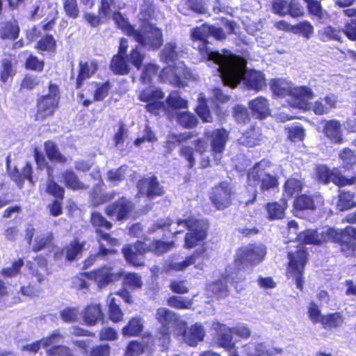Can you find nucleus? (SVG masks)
<instances>
[{"label": "nucleus", "instance_id": "3c124183", "mask_svg": "<svg viewBox=\"0 0 356 356\" xmlns=\"http://www.w3.org/2000/svg\"><path fill=\"white\" fill-rule=\"evenodd\" d=\"M172 330L166 327H159L155 335V341L161 347V350H168L171 343Z\"/></svg>", "mask_w": 356, "mask_h": 356}, {"label": "nucleus", "instance_id": "864d4df0", "mask_svg": "<svg viewBox=\"0 0 356 356\" xmlns=\"http://www.w3.org/2000/svg\"><path fill=\"white\" fill-rule=\"evenodd\" d=\"M177 123L184 129H193L197 127L198 120L196 116L188 111L179 112L177 115Z\"/></svg>", "mask_w": 356, "mask_h": 356}, {"label": "nucleus", "instance_id": "423d86ee", "mask_svg": "<svg viewBox=\"0 0 356 356\" xmlns=\"http://www.w3.org/2000/svg\"><path fill=\"white\" fill-rule=\"evenodd\" d=\"M230 132L225 127L205 130L204 136L209 140L211 160L215 165L220 164L226 146L229 140Z\"/></svg>", "mask_w": 356, "mask_h": 356}, {"label": "nucleus", "instance_id": "4d7b16f0", "mask_svg": "<svg viewBox=\"0 0 356 356\" xmlns=\"http://www.w3.org/2000/svg\"><path fill=\"white\" fill-rule=\"evenodd\" d=\"M314 96L312 90L306 86L292 87L291 97L300 102H307L313 99Z\"/></svg>", "mask_w": 356, "mask_h": 356}, {"label": "nucleus", "instance_id": "09e8293b", "mask_svg": "<svg viewBox=\"0 0 356 356\" xmlns=\"http://www.w3.org/2000/svg\"><path fill=\"white\" fill-rule=\"evenodd\" d=\"M342 29H337L331 25L325 26L318 32L320 40L323 42L337 41L342 42Z\"/></svg>", "mask_w": 356, "mask_h": 356}, {"label": "nucleus", "instance_id": "0eeeda50", "mask_svg": "<svg viewBox=\"0 0 356 356\" xmlns=\"http://www.w3.org/2000/svg\"><path fill=\"white\" fill-rule=\"evenodd\" d=\"M326 235L329 241L338 243L341 251L346 256H350L356 253V229L347 226L343 229L328 228Z\"/></svg>", "mask_w": 356, "mask_h": 356}, {"label": "nucleus", "instance_id": "6e6d98bb", "mask_svg": "<svg viewBox=\"0 0 356 356\" xmlns=\"http://www.w3.org/2000/svg\"><path fill=\"white\" fill-rule=\"evenodd\" d=\"M166 303L169 307L176 309H189L193 305L191 299L176 295L168 298Z\"/></svg>", "mask_w": 356, "mask_h": 356}, {"label": "nucleus", "instance_id": "f03ea898", "mask_svg": "<svg viewBox=\"0 0 356 356\" xmlns=\"http://www.w3.org/2000/svg\"><path fill=\"white\" fill-rule=\"evenodd\" d=\"M238 58L234 61H223L219 66L221 77L225 84L231 87H236L241 80L247 88L256 92L261 90L266 86L264 74L254 70H246V62L241 56L236 55Z\"/></svg>", "mask_w": 356, "mask_h": 356}, {"label": "nucleus", "instance_id": "f704fd0d", "mask_svg": "<svg viewBox=\"0 0 356 356\" xmlns=\"http://www.w3.org/2000/svg\"><path fill=\"white\" fill-rule=\"evenodd\" d=\"M20 29L18 22L10 19L0 22V38L2 40H16L19 35Z\"/></svg>", "mask_w": 356, "mask_h": 356}, {"label": "nucleus", "instance_id": "e433bc0d", "mask_svg": "<svg viewBox=\"0 0 356 356\" xmlns=\"http://www.w3.org/2000/svg\"><path fill=\"white\" fill-rule=\"evenodd\" d=\"M107 314L108 319L114 323H118L124 319V312L120 307L115 298L113 297V293H111L107 296Z\"/></svg>", "mask_w": 356, "mask_h": 356}, {"label": "nucleus", "instance_id": "de8ad7c7", "mask_svg": "<svg viewBox=\"0 0 356 356\" xmlns=\"http://www.w3.org/2000/svg\"><path fill=\"white\" fill-rule=\"evenodd\" d=\"M129 63L139 70L143 65L145 58V53L143 51L140 44L135 45L126 56Z\"/></svg>", "mask_w": 356, "mask_h": 356}, {"label": "nucleus", "instance_id": "9d476101", "mask_svg": "<svg viewBox=\"0 0 356 356\" xmlns=\"http://www.w3.org/2000/svg\"><path fill=\"white\" fill-rule=\"evenodd\" d=\"M324 202L323 196L319 193L309 195L301 193L295 197L293 202V214L300 219H307L306 211H315Z\"/></svg>", "mask_w": 356, "mask_h": 356}, {"label": "nucleus", "instance_id": "6ab92c4d", "mask_svg": "<svg viewBox=\"0 0 356 356\" xmlns=\"http://www.w3.org/2000/svg\"><path fill=\"white\" fill-rule=\"evenodd\" d=\"M84 245V241L81 242L78 238H74L69 243L54 252V259L57 260L64 259L70 262L74 261L81 255Z\"/></svg>", "mask_w": 356, "mask_h": 356}, {"label": "nucleus", "instance_id": "49530a36", "mask_svg": "<svg viewBox=\"0 0 356 356\" xmlns=\"http://www.w3.org/2000/svg\"><path fill=\"white\" fill-rule=\"evenodd\" d=\"M339 159L345 170H351L356 165V154L349 147H343L339 151Z\"/></svg>", "mask_w": 356, "mask_h": 356}, {"label": "nucleus", "instance_id": "58836bf2", "mask_svg": "<svg viewBox=\"0 0 356 356\" xmlns=\"http://www.w3.org/2000/svg\"><path fill=\"white\" fill-rule=\"evenodd\" d=\"M304 179L289 177L283 184V193L289 198L300 195L305 187Z\"/></svg>", "mask_w": 356, "mask_h": 356}, {"label": "nucleus", "instance_id": "c03bdc74", "mask_svg": "<svg viewBox=\"0 0 356 356\" xmlns=\"http://www.w3.org/2000/svg\"><path fill=\"white\" fill-rule=\"evenodd\" d=\"M195 111L202 122H213V117L208 106V100L204 92H200L198 95L197 104Z\"/></svg>", "mask_w": 356, "mask_h": 356}, {"label": "nucleus", "instance_id": "aec40b11", "mask_svg": "<svg viewBox=\"0 0 356 356\" xmlns=\"http://www.w3.org/2000/svg\"><path fill=\"white\" fill-rule=\"evenodd\" d=\"M184 328L181 336L183 341L191 347H195L199 343L204 341L206 333L204 326L199 323H195L189 327H180Z\"/></svg>", "mask_w": 356, "mask_h": 356}, {"label": "nucleus", "instance_id": "7c9ffc66", "mask_svg": "<svg viewBox=\"0 0 356 356\" xmlns=\"http://www.w3.org/2000/svg\"><path fill=\"white\" fill-rule=\"evenodd\" d=\"M233 332L232 327L224 324H218L216 328V342L219 347L227 351L232 350L235 348V343L233 341Z\"/></svg>", "mask_w": 356, "mask_h": 356}, {"label": "nucleus", "instance_id": "7ed1b4c3", "mask_svg": "<svg viewBox=\"0 0 356 356\" xmlns=\"http://www.w3.org/2000/svg\"><path fill=\"white\" fill-rule=\"evenodd\" d=\"M271 165V162L266 159L254 163L247 172L248 185L254 188L259 187L262 193L278 188V176L268 171Z\"/></svg>", "mask_w": 356, "mask_h": 356}, {"label": "nucleus", "instance_id": "bf43d9fd", "mask_svg": "<svg viewBox=\"0 0 356 356\" xmlns=\"http://www.w3.org/2000/svg\"><path fill=\"white\" fill-rule=\"evenodd\" d=\"M159 70V66L154 63H147L142 69V72L140 76V81L144 84L150 83L152 81V78L155 76Z\"/></svg>", "mask_w": 356, "mask_h": 356}, {"label": "nucleus", "instance_id": "f257e3e1", "mask_svg": "<svg viewBox=\"0 0 356 356\" xmlns=\"http://www.w3.org/2000/svg\"><path fill=\"white\" fill-rule=\"evenodd\" d=\"M221 22L227 29L225 32L221 27H218L213 24H209L207 22L193 28L190 31V39L193 42H197L195 49L197 51L202 60H211L219 66L223 61H234V58H238L230 50L223 49L222 54L214 51L209 47L210 42L208 40L209 36L213 37L216 40L223 41L227 38V35L235 33L236 23L233 20H228L226 18H222Z\"/></svg>", "mask_w": 356, "mask_h": 356}, {"label": "nucleus", "instance_id": "c9c22d12", "mask_svg": "<svg viewBox=\"0 0 356 356\" xmlns=\"http://www.w3.org/2000/svg\"><path fill=\"white\" fill-rule=\"evenodd\" d=\"M345 16L350 19L345 22L342 33L346 38L353 42L356 41V8H346L343 10Z\"/></svg>", "mask_w": 356, "mask_h": 356}, {"label": "nucleus", "instance_id": "72a5a7b5", "mask_svg": "<svg viewBox=\"0 0 356 356\" xmlns=\"http://www.w3.org/2000/svg\"><path fill=\"white\" fill-rule=\"evenodd\" d=\"M269 84L273 98H284L291 96L293 86L290 82L283 79L275 78L270 81Z\"/></svg>", "mask_w": 356, "mask_h": 356}, {"label": "nucleus", "instance_id": "a211bd4d", "mask_svg": "<svg viewBox=\"0 0 356 356\" xmlns=\"http://www.w3.org/2000/svg\"><path fill=\"white\" fill-rule=\"evenodd\" d=\"M261 252L260 248L254 244L241 247L237 252L235 263L237 266L258 264L263 259Z\"/></svg>", "mask_w": 356, "mask_h": 356}, {"label": "nucleus", "instance_id": "e2e57ef3", "mask_svg": "<svg viewBox=\"0 0 356 356\" xmlns=\"http://www.w3.org/2000/svg\"><path fill=\"white\" fill-rule=\"evenodd\" d=\"M15 74V70L13 68L12 60L3 58L1 61L0 80L2 83H6L9 79L13 77Z\"/></svg>", "mask_w": 356, "mask_h": 356}, {"label": "nucleus", "instance_id": "13d9d810", "mask_svg": "<svg viewBox=\"0 0 356 356\" xmlns=\"http://www.w3.org/2000/svg\"><path fill=\"white\" fill-rule=\"evenodd\" d=\"M35 48L40 51L55 52L56 41L51 34H46L35 44Z\"/></svg>", "mask_w": 356, "mask_h": 356}, {"label": "nucleus", "instance_id": "8fccbe9b", "mask_svg": "<svg viewBox=\"0 0 356 356\" xmlns=\"http://www.w3.org/2000/svg\"><path fill=\"white\" fill-rule=\"evenodd\" d=\"M54 239V237L52 232H46L37 235L34 240L32 250L37 252L53 245Z\"/></svg>", "mask_w": 356, "mask_h": 356}, {"label": "nucleus", "instance_id": "c85d7f7f", "mask_svg": "<svg viewBox=\"0 0 356 356\" xmlns=\"http://www.w3.org/2000/svg\"><path fill=\"white\" fill-rule=\"evenodd\" d=\"M209 255L207 252V248L202 247L198 250H195L191 255L186 257V259L181 262H172L170 264V268L176 271H181L185 270L188 266L195 264V262L201 259L202 263L204 259H209Z\"/></svg>", "mask_w": 356, "mask_h": 356}, {"label": "nucleus", "instance_id": "a18cd8bd", "mask_svg": "<svg viewBox=\"0 0 356 356\" xmlns=\"http://www.w3.org/2000/svg\"><path fill=\"white\" fill-rule=\"evenodd\" d=\"M62 177L65 186L73 191L85 190L88 188L79 180L78 176L72 169L65 170L62 173Z\"/></svg>", "mask_w": 356, "mask_h": 356}, {"label": "nucleus", "instance_id": "a878e982", "mask_svg": "<svg viewBox=\"0 0 356 356\" xmlns=\"http://www.w3.org/2000/svg\"><path fill=\"white\" fill-rule=\"evenodd\" d=\"M262 138L261 128L252 125L242 133L238 139V142L239 145L246 147H254L261 144Z\"/></svg>", "mask_w": 356, "mask_h": 356}, {"label": "nucleus", "instance_id": "680f3d73", "mask_svg": "<svg viewBox=\"0 0 356 356\" xmlns=\"http://www.w3.org/2000/svg\"><path fill=\"white\" fill-rule=\"evenodd\" d=\"M355 194L349 191H341L339 194L337 206L340 210H347L356 206Z\"/></svg>", "mask_w": 356, "mask_h": 356}, {"label": "nucleus", "instance_id": "052dcab7", "mask_svg": "<svg viewBox=\"0 0 356 356\" xmlns=\"http://www.w3.org/2000/svg\"><path fill=\"white\" fill-rule=\"evenodd\" d=\"M113 19L118 27L126 35L133 38L137 29H136L134 26L131 24L121 13H115L113 16Z\"/></svg>", "mask_w": 356, "mask_h": 356}, {"label": "nucleus", "instance_id": "39448f33", "mask_svg": "<svg viewBox=\"0 0 356 356\" xmlns=\"http://www.w3.org/2000/svg\"><path fill=\"white\" fill-rule=\"evenodd\" d=\"M289 261L286 269V276L292 279L296 288L302 291L305 283V268L308 261V252L304 246H298L294 252H288Z\"/></svg>", "mask_w": 356, "mask_h": 356}, {"label": "nucleus", "instance_id": "4468645a", "mask_svg": "<svg viewBox=\"0 0 356 356\" xmlns=\"http://www.w3.org/2000/svg\"><path fill=\"white\" fill-rule=\"evenodd\" d=\"M136 197H145L149 200H153L157 197L164 195L165 191L164 187L161 185L158 177L153 175L149 177H142L136 182Z\"/></svg>", "mask_w": 356, "mask_h": 356}, {"label": "nucleus", "instance_id": "cd10ccee", "mask_svg": "<svg viewBox=\"0 0 356 356\" xmlns=\"http://www.w3.org/2000/svg\"><path fill=\"white\" fill-rule=\"evenodd\" d=\"M31 274L37 278L38 282L43 281L49 274L47 260L43 255H38L27 264Z\"/></svg>", "mask_w": 356, "mask_h": 356}, {"label": "nucleus", "instance_id": "774afa93", "mask_svg": "<svg viewBox=\"0 0 356 356\" xmlns=\"http://www.w3.org/2000/svg\"><path fill=\"white\" fill-rule=\"evenodd\" d=\"M47 356H74L70 348L65 345L53 344L46 350Z\"/></svg>", "mask_w": 356, "mask_h": 356}, {"label": "nucleus", "instance_id": "393cba45", "mask_svg": "<svg viewBox=\"0 0 356 356\" xmlns=\"http://www.w3.org/2000/svg\"><path fill=\"white\" fill-rule=\"evenodd\" d=\"M63 336L60 334L59 330H54L46 337H43L31 343L24 345L22 347V350L35 353L38 352L41 347L47 350L49 346L57 343L59 341L63 339Z\"/></svg>", "mask_w": 356, "mask_h": 356}, {"label": "nucleus", "instance_id": "f8f14e48", "mask_svg": "<svg viewBox=\"0 0 356 356\" xmlns=\"http://www.w3.org/2000/svg\"><path fill=\"white\" fill-rule=\"evenodd\" d=\"M316 175L317 179L323 184L332 182L338 187H344L346 186H353L356 184L355 177H346L337 168L330 170L325 165H318L316 168Z\"/></svg>", "mask_w": 356, "mask_h": 356}, {"label": "nucleus", "instance_id": "473e14b6", "mask_svg": "<svg viewBox=\"0 0 356 356\" xmlns=\"http://www.w3.org/2000/svg\"><path fill=\"white\" fill-rule=\"evenodd\" d=\"M248 106L252 114L257 119H265L270 114L268 101L264 97L259 96L252 99L249 102Z\"/></svg>", "mask_w": 356, "mask_h": 356}, {"label": "nucleus", "instance_id": "f3484780", "mask_svg": "<svg viewBox=\"0 0 356 356\" xmlns=\"http://www.w3.org/2000/svg\"><path fill=\"white\" fill-rule=\"evenodd\" d=\"M148 252L147 244L141 241H137L133 245L127 244L122 248L126 261L135 267L145 266V255Z\"/></svg>", "mask_w": 356, "mask_h": 356}, {"label": "nucleus", "instance_id": "79ce46f5", "mask_svg": "<svg viewBox=\"0 0 356 356\" xmlns=\"http://www.w3.org/2000/svg\"><path fill=\"white\" fill-rule=\"evenodd\" d=\"M144 328L142 317H131L127 323L122 328V334L124 337H131L139 336Z\"/></svg>", "mask_w": 356, "mask_h": 356}, {"label": "nucleus", "instance_id": "9b49d317", "mask_svg": "<svg viewBox=\"0 0 356 356\" xmlns=\"http://www.w3.org/2000/svg\"><path fill=\"white\" fill-rule=\"evenodd\" d=\"M88 87L92 90H88L87 93L82 90L78 93V98L82 100L81 105L84 107L90 106L93 102L103 101L109 94L112 85L108 80L104 82L91 81L88 83Z\"/></svg>", "mask_w": 356, "mask_h": 356}, {"label": "nucleus", "instance_id": "ea45409f", "mask_svg": "<svg viewBox=\"0 0 356 356\" xmlns=\"http://www.w3.org/2000/svg\"><path fill=\"white\" fill-rule=\"evenodd\" d=\"M45 154L51 162L65 164L67 161V157L59 150L56 143L51 140L44 143Z\"/></svg>", "mask_w": 356, "mask_h": 356}, {"label": "nucleus", "instance_id": "4be33fe9", "mask_svg": "<svg viewBox=\"0 0 356 356\" xmlns=\"http://www.w3.org/2000/svg\"><path fill=\"white\" fill-rule=\"evenodd\" d=\"M321 132L332 143L341 144L343 142L341 124L335 119L322 120Z\"/></svg>", "mask_w": 356, "mask_h": 356}, {"label": "nucleus", "instance_id": "69168bd1", "mask_svg": "<svg viewBox=\"0 0 356 356\" xmlns=\"http://www.w3.org/2000/svg\"><path fill=\"white\" fill-rule=\"evenodd\" d=\"M179 154L186 161V167L188 169L194 168L196 163V159L195 156V149L189 145H182L179 149Z\"/></svg>", "mask_w": 356, "mask_h": 356}, {"label": "nucleus", "instance_id": "ddd939ff", "mask_svg": "<svg viewBox=\"0 0 356 356\" xmlns=\"http://www.w3.org/2000/svg\"><path fill=\"white\" fill-rule=\"evenodd\" d=\"M165 94L160 88H146L143 89L139 95L138 99L145 102L146 111L152 114L157 115L160 111L165 110V104L163 102Z\"/></svg>", "mask_w": 356, "mask_h": 356}, {"label": "nucleus", "instance_id": "5701e85b", "mask_svg": "<svg viewBox=\"0 0 356 356\" xmlns=\"http://www.w3.org/2000/svg\"><path fill=\"white\" fill-rule=\"evenodd\" d=\"M98 70V63L95 59L79 61L78 74L76 78L75 88L80 89L86 79L91 78Z\"/></svg>", "mask_w": 356, "mask_h": 356}, {"label": "nucleus", "instance_id": "412c9836", "mask_svg": "<svg viewBox=\"0 0 356 356\" xmlns=\"http://www.w3.org/2000/svg\"><path fill=\"white\" fill-rule=\"evenodd\" d=\"M155 318L161 325L159 327H166L172 330L174 325H179V327L187 325L186 322L181 320L177 314L165 307H159L156 309Z\"/></svg>", "mask_w": 356, "mask_h": 356}, {"label": "nucleus", "instance_id": "a19ab883", "mask_svg": "<svg viewBox=\"0 0 356 356\" xmlns=\"http://www.w3.org/2000/svg\"><path fill=\"white\" fill-rule=\"evenodd\" d=\"M11 179L19 188L23 187L26 179L33 184V168L31 163L26 162L22 167L21 172L15 169L11 175Z\"/></svg>", "mask_w": 356, "mask_h": 356}, {"label": "nucleus", "instance_id": "37998d69", "mask_svg": "<svg viewBox=\"0 0 356 356\" xmlns=\"http://www.w3.org/2000/svg\"><path fill=\"white\" fill-rule=\"evenodd\" d=\"M344 323V317L341 312H334L323 314L321 325L325 330L337 329Z\"/></svg>", "mask_w": 356, "mask_h": 356}, {"label": "nucleus", "instance_id": "2eb2a0df", "mask_svg": "<svg viewBox=\"0 0 356 356\" xmlns=\"http://www.w3.org/2000/svg\"><path fill=\"white\" fill-rule=\"evenodd\" d=\"M133 38L140 46L152 50L159 49L163 42L161 29L152 24L144 31L137 29Z\"/></svg>", "mask_w": 356, "mask_h": 356}, {"label": "nucleus", "instance_id": "b1692460", "mask_svg": "<svg viewBox=\"0 0 356 356\" xmlns=\"http://www.w3.org/2000/svg\"><path fill=\"white\" fill-rule=\"evenodd\" d=\"M185 225L188 230L184 238L186 248H193L205 239L207 230L200 227V224H185Z\"/></svg>", "mask_w": 356, "mask_h": 356}, {"label": "nucleus", "instance_id": "4c0bfd02", "mask_svg": "<svg viewBox=\"0 0 356 356\" xmlns=\"http://www.w3.org/2000/svg\"><path fill=\"white\" fill-rule=\"evenodd\" d=\"M109 69L115 75H127L130 72L129 63L126 56L115 54L109 63Z\"/></svg>", "mask_w": 356, "mask_h": 356}, {"label": "nucleus", "instance_id": "6e6552de", "mask_svg": "<svg viewBox=\"0 0 356 356\" xmlns=\"http://www.w3.org/2000/svg\"><path fill=\"white\" fill-rule=\"evenodd\" d=\"M235 189L232 184L226 180L215 184L209 194V197L213 207L219 211L229 208L235 198Z\"/></svg>", "mask_w": 356, "mask_h": 356}, {"label": "nucleus", "instance_id": "2f4dec72", "mask_svg": "<svg viewBox=\"0 0 356 356\" xmlns=\"http://www.w3.org/2000/svg\"><path fill=\"white\" fill-rule=\"evenodd\" d=\"M288 207L287 200L282 197L280 202H268L265 205L267 216L270 220H278L284 218L285 211Z\"/></svg>", "mask_w": 356, "mask_h": 356}, {"label": "nucleus", "instance_id": "5fc2aeb1", "mask_svg": "<svg viewBox=\"0 0 356 356\" xmlns=\"http://www.w3.org/2000/svg\"><path fill=\"white\" fill-rule=\"evenodd\" d=\"M167 105L172 109H181L188 108V101L180 96L177 90H172L165 99Z\"/></svg>", "mask_w": 356, "mask_h": 356}, {"label": "nucleus", "instance_id": "1a4fd4ad", "mask_svg": "<svg viewBox=\"0 0 356 356\" xmlns=\"http://www.w3.org/2000/svg\"><path fill=\"white\" fill-rule=\"evenodd\" d=\"M87 279L92 280L99 289H103L111 284H114L123 276V270L115 271L111 266L104 264L89 272H85Z\"/></svg>", "mask_w": 356, "mask_h": 356}, {"label": "nucleus", "instance_id": "dca6fc26", "mask_svg": "<svg viewBox=\"0 0 356 356\" xmlns=\"http://www.w3.org/2000/svg\"><path fill=\"white\" fill-rule=\"evenodd\" d=\"M134 210V203L127 197L122 196L115 202L107 205L105 208V213L111 218L122 221L131 217Z\"/></svg>", "mask_w": 356, "mask_h": 356}, {"label": "nucleus", "instance_id": "bb28decb", "mask_svg": "<svg viewBox=\"0 0 356 356\" xmlns=\"http://www.w3.org/2000/svg\"><path fill=\"white\" fill-rule=\"evenodd\" d=\"M178 11L183 15H188L191 12L197 15H206L209 13L205 0H184L177 7Z\"/></svg>", "mask_w": 356, "mask_h": 356}, {"label": "nucleus", "instance_id": "603ef678", "mask_svg": "<svg viewBox=\"0 0 356 356\" xmlns=\"http://www.w3.org/2000/svg\"><path fill=\"white\" fill-rule=\"evenodd\" d=\"M302 240L305 244L320 245L329 241V238L326 235V231L322 232L320 238L316 230H307L304 233Z\"/></svg>", "mask_w": 356, "mask_h": 356}, {"label": "nucleus", "instance_id": "c756f323", "mask_svg": "<svg viewBox=\"0 0 356 356\" xmlns=\"http://www.w3.org/2000/svg\"><path fill=\"white\" fill-rule=\"evenodd\" d=\"M82 317L88 326H93L98 321H103L104 314L101 304L90 303L86 305L82 312Z\"/></svg>", "mask_w": 356, "mask_h": 356}, {"label": "nucleus", "instance_id": "338daca9", "mask_svg": "<svg viewBox=\"0 0 356 356\" xmlns=\"http://www.w3.org/2000/svg\"><path fill=\"white\" fill-rule=\"evenodd\" d=\"M24 66L28 70L41 72L44 67V61L35 55L30 54L26 58Z\"/></svg>", "mask_w": 356, "mask_h": 356}, {"label": "nucleus", "instance_id": "0e129e2a", "mask_svg": "<svg viewBox=\"0 0 356 356\" xmlns=\"http://www.w3.org/2000/svg\"><path fill=\"white\" fill-rule=\"evenodd\" d=\"M172 246V242L154 240L150 245H147V248L149 249V252H152L156 255H161L169 251Z\"/></svg>", "mask_w": 356, "mask_h": 356}, {"label": "nucleus", "instance_id": "20e7f679", "mask_svg": "<svg viewBox=\"0 0 356 356\" xmlns=\"http://www.w3.org/2000/svg\"><path fill=\"white\" fill-rule=\"evenodd\" d=\"M48 93L39 96L36 99L35 121H44L53 117L59 108L60 90L58 84L49 82Z\"/></svg>", "mask_w": 356, "mask_h": 356}]
</instances>
